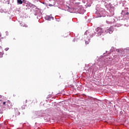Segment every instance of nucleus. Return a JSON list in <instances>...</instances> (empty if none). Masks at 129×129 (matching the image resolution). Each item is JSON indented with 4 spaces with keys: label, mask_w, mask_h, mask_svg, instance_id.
<instances>
[{
    "label": "nucleus",
    "mask_w": 129,
    "mask_h": 129,
    "mask_svg": "<svg viewBox=\"0 0 129 129\" xmlns=\"http://www.w3.org/2000/svg\"><path fill=\"white\" fill-rule=\"evenodd\" d=\"M114 31L113 27H111L108 29H107L105 31L106 33H108L109 34H112Z\"/></svg>",
    "instance_id": "f257e3e1"
},
{
    "label": "nucleus",
    "mask_w": 129,
    "mask_h": 129,
    "mask_svg": "<svg viewBox=\"0 0 129 129\" xmlns=\"http://www.w3.org/2000/svg\"><path fill=\"white\" fill-rule=\"evenodd\" d=\"M96 31L97 32H98V36H100L101 35V34H102V33H103V30L100 27H98L96 29Z\"/></svg>",
    "instance_id": "f03ea898"
},
{
    "label": "nucleus",
    "mask_w": 129,
    "mask_h": 129,
    "mask_svg": "<svg viewBox=\"0 0 129 129\" xmlns=\"http://www.w3.org/2000/svg\"><path fill=\"white\" fill-rule=\"evenodd\" d=\"M20 112L19 111V110H18V109H16V110H15V116H18V115H20Z\"/></svg>",
    "instance_id": "7ed1b4c3"
},
{
    "label": "nucleus",
    "mask_w": 129,
    "mask_h": 129,
    "mask_svg": "<svg viewBox=\"0 0 129 129\" xmlns=\"http://www.w3.org/2000/svg\"><path fill=\"white\" fill-rule=\"evenodd\" d=\"M17 3L18 5H22L23 4V1L22 0H17Z\"/></svg>",
    "instance_id": "20e7f679"
},
{
    "label": "nucleus",
    "mask_w": 129,
    "mask_h": 129,
    "mask_svg": "<svg viewBox=\"0 0 129 129\" xmlns=\"http://www.w3.org/2000/svg\"><path fill=\"white\" fill-rule=\"evenodd\" d=\"M46 18H47V20H48V21H50L51 19V17L50 16H47Z\"/></svg>",
    "instance_id": "39448f33"
},
{
    "label": "nucleus",
    "mask_w": 129,
    "mask_h": 129,
    "mask_svg": "<svg viewBox=\"0 0 129 129\" xmlns=\"http://www.w3.org/2000/svg\"><path fill=\"white\" fill-rule=\"evenodd\" d=\"M3 55L4 54L3 53V52H0V58H2Z\"/></svg>",
    "instance_id": "423d86ee"
},
{
    "label": "nucleus",
    "mask_w": 129,
    "mask_h": 129,
    "mask_svg": "<svg viewBox=\"0 0 129 129\" xmlns=\"http://www.w3.org/2000/svg\"><path fill=\"white\" fill-rule=\"evenodd\" d=\"M25 107H26V106L25 105H23L22 106V109H25Z\"/></svg>",
    "instance_id": "0eeeda50"
},
{
    "label": "nucleus",
    "mask_w": 129,
    "mask_h": 129,
    "mask_svg": "<svg viewBox=\"0 0 129 129\" xmlns=\"http://www.w3.org/2000/svg\"><path fill=\"white\" fill-rule=\"evenodd\" d=\"M9 49V47H7L5 48V51H8Z\"/></svg>",
    "instance_id": "6e6552de"
},
{
    "label": "nucleus",
    "mask_w": 129,
    "mask_h": 129,
    "mask_svg": "<svg viewBox=\"0 0 129 129\" xmlns=\"http://www.w3.org/2000/svg\"><path fill=\"white\" fill-rule=\"evenodd\" d=\"M6 103H7V102H4L3 105H6Z\"/></svg>",
    "instance_id": "1a4fd4ad"
},
{
    "label": "nucleus",
    "mask_w": 129,
    "mask_h": 129,
    "mask_svg": "<svg viewBox=\"0 0 129 129\" xmlns=\"http://www.w3.org/2000/svg\"><path fill=\"white\" fill-rule=\"evenodd\" d=\"M116 51L118 53H119V49H116Z\"/></svg>",
    "instance_id": "9d476101"
},
{
    "label": "nucleus",
    "mask_w": 129,
    "mask_h": 129,
    "mask_svg": "<svg viewBox=\"0 0 129 129\" xmlns=\"http://www.w3.org/2000/svg\"><path fill=\"white\" fill-rule=\"evenodd\" d=\"M49 7H52V6H53V5H49Z\"/></svg>",
    "instance_id": "9b49d317"
},
{
    "label": "nucleus",
    "mask_w": 129,
    "mask_h": 129,
    "mask_svg": "<svg viewBox=\"0 0 129 129\" xmlns=\"http://www.w3.org/2000/svg\"><path fill=\"white\" fill-rule=\"evenodd\" d=\"M0 98H2V95H0Z\"/></svg>",
    "instance_id": "f8f14e48"
}]
</instances>
